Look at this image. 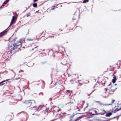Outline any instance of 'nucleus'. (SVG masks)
I'll return each mask as SVG.
<instances>
[{
  "mask_svg": "<svg viewBox=\"0 0 121 121\" xmlns=\"http://www.w3.org/2000/svg\"><path fill=\"white\" fill-rule=\"evenodd\" d=\"M52 10H53L55 9V8H52Z\"/></svg>",
  "mask_w": 121,
  "mask_h": 121,
  "instance_id": "obj_18",
  "label": "nucleus"
},
{
  "mask_svg": "<svg viewBox=\"0 0 121 121\" xmlns=\"http://www.w3.org/2000/svg\"><path fill=\"white\" fill-rule=\"evenodd\" d=\"M34 50V49H32V50Z\"/></svg>",
  "mask_w": 121,
  "mask_h": 121,
  "instance_id": "obj_25",
  "label": "nucleus"
},
{
  "mask_svg": "<svg viewBox=\"0 0 121 121\" xmlns=\"http://www.w3.org/2000/svg\"><path fill=\"white\" fill-rule=\"evenodd\" d=\"M104 92L105 94L104 97H107L110 94H112V93L111 92L110 90H108L107 88H105L104 90Z\"/></svg>",
  "mask_w": 121,
  "mask_h": 121,
  "instance_id": "obj_2",
  "label": "nucleus"
},
{
  "mask_svg": "<svg viewBox=\"0 0 121 121\" xmlns=\"http://www.w3.org/2000/svg\"><path fill=\"white\" fill-rule=\"evenodd\" d=\"M82 103L83 102V101H82Z\"/></svg>",
  "mask_w": 121,
  "mask_h": 121,
  "instance_id": "obj_23",
  "label": "nucleus"
},
{
  "mask_svg": "<svg viewBox=\"0 0 121 121\" xmlns=\"http://www.w3.org/2000/svg\"><path fill=\"white\" fill-rule=\"evenodd\" d=\"M22 45L21 42L20 41H19L17 42V43H15L13 44V46L14 48H13L12 50L14 49V48H17V47L19 46Z\"/></svg>",
  "mask_w": 121,
  "mask_h": 121,
  "instance_id": "obj_3",
  "label": "nucleus"
},
{
  "mask_svg": "<svg viewBox=\"0 0 121 121\" xmlns=\"http://www.w3.org/2000/svg\"><path fill=\"white\" fill-rule=\"evenodd\" d=\"M36 47H35V48H36Z\"/></svg>",
  "mask_w": 121,
  "mask_h": 121,
  "instance_id": "obj_26",
  "label": "nucleus"
},
{
  "mask_svg": "<svg viewBox=\"0 0 121 121\" xmlns=\"http://www.w3.org/2000/svg\"><path fill=\"white\" fill-rule=\"evenodd\" d=\"M7 3V2L5 1L4 3L3 4H6Z\"/></svg>",
  "mask_w": 121,
  "mask_h": 121,
  "instance_id": "obj_12",
  "label": "nucleus"
},
{
  "mask_svg": "<svg viewBox=\"0 0 121 121\" xmlns=\"http://www.w3.org/2000/svg\"><path fill=\"white\" fill-rule=\"evenodd\" d=\"M112 100V103H113V102L115 100Z\"/></svg>",
  "mask_w": 121,
  "mask_h": 121,
  "instance_id": "obj_17",
  "label": "nucleus"
},
{
  "mask_svg": "<svg viewBox=\"0 0 121 121\" xmlns=\"http://www.w3.org/2000/svg\"><path fill=\"white\" fill-rule=\"evenodd\" d=\"M94 112H96V111H94Z\"/></svg>",
  "mask_w": 121,
  "mask_h": 121,
  "instance_id": "obj_21",
  "label": "nucleus"
},
{
  "mask_svg": "<svg viewBox=\"0 0 121 121\" xmlns=\"http://www.w3.org/2000/svg\"><path fill=\"white\" fill-rule=\"evenodd\" d=\"M7 33V32L6 30H4L0 34V36H1L2 35H4Z\"/></svg>",
  "mask_w": 121,
  "mask_h": 121,
  "instance_id": "obj_7",
  "label": "nucleus"
},
{
  "mask_svg": "<svg viewBox=\"0 0 121 121\" xmlns=\"http://www.w3.org/2000/svg\"><path fill=\"white\" fill-rule=\"evenodd\" d=\"M98 115V114H92V116H93V115Z\"/></svg>",
  "mask_w": 121,
  "mask_h": 121,
  "instance_id": "obj_16",
  "label": "nucleus"
},
{
  "mask_svg": "<svg viewBox=\"0 0 121 121\" xmlns=\"http://www.w3.org/2000/svg\"><path fill=\"white\" fill-rule=\"evenodd\" d=\"M16 18L14 16H13L12 17L10 25L9 27L10 26L12 25L13 24V23L15 22V20Z\"/></svg>",
  "mask_w": 121,
  "mask_h": 121,
  "instance_id": "obj_4",
  "label": "nucleus"
},
{
  "mask_svg": "<svg viewBox=\"0 0 121 121\" xmlns=\"http://www.w3.org/2000/svg\"><path fill=\"white\" fill-rule=\"evenodd\" d=\"M116 76L115 75L114 76H113V79L112 80V81L113 83H114L116 82Z\"/></svg>",
  "mask_w": 121,
  "mask_h": 121,
  "instance_id": "obj_6",
  "label": "nucleus"
},
{
  "mask_svg": "<svg viewBox=\"0 0 121 121\" xmlns=\"http://www.w3.org/2000/svg\"><path fill=\"white\" fill-rule=\"evenodd\" d=\"M23 103L28 107H30L32 104H33V105H34L35 104V101L33 100H26Z\"/></svg>",
  "mask_w": 121,
  "mask_h": 121,
  "instance_id": "obj_1",
  "label": "nucleus"
},
{
  "mask_svg": "<svg viewBox=\"0 0 121 121\" xmlns=\"http://www.w3.org/2000/svg\"><path fill=\"white\" fill-rule=\"evenodd\" d=\"M38 0H33V1L34 2H35L37 1Z\"/></svg>",
  "mask_w": 121,
  "mask_h": 121,
  "instance_id": "obj_14",
  "label": "nucleus"
},
{
  "mask_svg": "<svg viewBox=\"0 0 121 121\" xmlns=\"http://www.w3.org/2000/svg\"><path fill=\"white\" fill-rule=\"evenodd\" d=\"M110 84H111V83H110V84H109V85H110Z\"/></svg>",
  "mask_w": 121,
  "mask_h": 121,
  "instance_id": "obj_24",
  "label": "nucleus"
},
{
  "mask_svg": "<svg viewBox=\"0 0 121 121\" xmlns=\"http://www.w3.org/2000/svg\"><path fill=\"white\" fill-rule=\"evenodd\" d=\"M3 6V5H2V6H1V7H2Z\"/></svg>",
  "mask_w": 121,
  "mask_h": 121,
  "instance_id": "obj_22",
  "label": "nucleus"
},
{
  "mask_svg": "<svg viewBox=\"0 0 121 121\" xmlns=\"http://www.w3.org/2000/svg\"><path fill=\"white\" fill-rule=\"evenodd\" d=\"M103 113H101V114H104V113H105V111L104 110H103Z\"/></svg>",
  "mask_w": 121,
  "mask_h": 121,
  "instance_id": "obj_11",
  "label": "nucleus"
},
{
  "mask_svg": "<svg viewBox=\"0 0 121 121\" xmlns=\"http://www.w3.org/2000/svg\"><path fill=\"white\" fill-rule=\"evenodd\" d=\"M112 114V113L111 112H109L107 113L105 115L106 117H108L111 116Z\"/></svg>",
  "mask_w": 121,
  "mask_h": 121,
  "instance_id": "obj_8",
  "label": "nucleus"
},
{
  "mask_svg": "<svg viewBox=\"0 0 121 121\" xmlns=\"http://www.w3.org/2000/svg\"><path fill=\"white\" fill-rule=\"evenodd\" d=\"M30 13H29L28 14H27V17H28V16H29L30 15Z\"/></svg>",
  "mask_w": 121,
  "mask_h": 121,
  "instance_id": "obj_13",
  "label": "nucleus"
},
{
  "mask_svg": "<svg viewBox=\"0 0 121 121\" xmlns=\"http://www.w3.org/2000/svg\"><path fill=\"white\" fill-rule=\"evenodd\" d=\"M9 0H6L5 1H6L7 2L9 1Z\"/></svg>",
  "mask_w": 121,
  "mask_h": 121,
  "instance_id": "obj_19",
  "label": "nucleus"
},
{
  "mask_svg": "<svg viewBox=\"0 0 121 121\" xmlns=\"http://www.w3.org/2000/svg\"><path fill=\"white\" fill-rule=\"evenodd\" d=\"M37 5V3H35L33 4V6L34 7H36Z\"/></svg>",
  "mask_w": 121,
  "mask_h": 121,
  "instance_id": "obj_9",
  "label": "nucleus"
},
{
  "mask_svg": "<svg viewBox=\"0 0 121 121\" xmlns=\"http://www.w3.org/2000/svg\"><path fill=\"white\" fill-rule=\"evenodd\" d=\"M27 40H29V41H30V40L32 41V40H33L32 39H27Z\"/></svg>",
  "mask_w": 121,
  "mask_h": 121,
  "instance_id": "obj_15",
  "label": "nucleus"
},
{
  "mask_svg": "<svg viewBox=\"0 0 121 121\" xmlns=\"http://www.w3.org/2000/svg\"><path fill=\"white\" fill-rule=\"evenodd\" d=\"M110 87V89L109 90H110V91H111V92H112V93L113 92L116 90V88L115 86H112Z\"/></svg>",
  "mask_w": 121,
  "mask_h": 121,
  "instance_id": "obj_5",
  "label": "nucleus"
},
{
  "mask_svg": "<svg viewBox=\"0 0 121 121\" xmlns=\"http://www.w3.org/2000/svg\"><path fill=\"white\" fill-rule=\"evenodd\" d=\"M66 91L68 92H69V90H67Z\"/></svg>",
  "mask_w": 121,
  "mask_h": 121,
  "instance_id": "obj_20",
  "label": "nucleus"
},
{
  "mask_svg": "<svg viewBox=\"0 0 121 121\" xmlns=\"http://www.w3.org/2000/svg\"><path fill=\"white\" fill-rule=\"evenodd\" d=\"M89 1V0H84L83 2V3H86L88 2Z\"/></svg>",
  "mask_w": 121,
  "mask_h": 121,
  "instance_id": "obj_10",
  "label": "nucleus"
}]
</instances>
